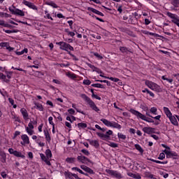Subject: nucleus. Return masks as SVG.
Here are the masks:
<instances>
[{
    "mask_svg": "<svg viewBox=\"0 0 179 179\" xmlns=\"http://www.w3.org/2000/svg\"><path fill=\"white\" fill-rule=\"evenodd\" d=\"M101 122L104 124L106 127H111L113 125V122L107 120V119H101Z\"/></svg>",
    "mask_w": 179,
    "mask_h": 179,
    "instance_id": "nucleus-27",
    "label": "nucleus"
},
{
    "mask_svg": "<svg viewBox=\"0 0 179 179\" xmlns=\"http://www.w3.org/2000/svg\"><path fill=\"white\" fill-rule=\"evenodd\" d=\"M80 169L84 170V171H86V173H89V174H94V171L87 166L81 165Z\"/></svg>",
    "mask_w": 179,
    "mask_h": 179,
    "instance_id": "nucleus-15",
    "label": "nucleus"
},
{
    "mask_svg": "<svg viewBox=\"0 0 179 179\" xmlns=\"http://www.w3.org/2000/svg\"><path fill=\"white\" fill-rule=\"evenodd\" d=\"M14 156H15L16 157H21V159H24L25 156L23 155V154H22V152H19V151H15L14 152Z\"/></svg>",
    "mask_w": 179,
    "mask_h": 179,
    "instance_id": "nucleus-31",
    "label": "nucleus"
},
{
    "mask_svg": "<svg viewBox=\"0 0 179 179\" xmlns=\"http://www.w3.org/2000/svg\"><path fill=\"white\" fill-rule=\"evenodd\" d=\"M20 113L24 121H27V120H29V113H27V110H26L24 108H22L20 109Z\"/></svg>",
    "mask_w": 179,
    "mask_h": 179,
    "instance_id": "nucleus-13",
    "label": "nucleus"
},
{
    "mask_svg": "<svg viewBox=\"0 0 179 179\" xmlns=\"http://www.w3.org/2000/svg\"><path fill=\"white\" fill-rule=\"evenodd\" d=\"M92 36L94 38H96V40H100L101 38V36L100 35H99V34H97V35L92 34Z\"/></svg>",
    "mask_w": 179,
    "mask_h": 179,
    "instance_id": "nucleus-59",
    "label": "nucleus"
},
{
    "mask_svg": "<svg viewBox=\"0 0 179 179\" xmlns=\"http://www.w3.org/2000/svg\"><path fill=\"white\" fill-rule=\"evenodd\" d=\"M78 127L80 129H85V128H87V124L86 123H78Z\"/></svg>",
    "mask_w": 179,
    "mask_h": 179,
    "instance_id": "nucleus-35",
    "label": "nucleus"
},
{
    "mask_svg": "<svg viewBox=\"0 0 179 179\" xmlns=\"http://www.w3.org/2000/svg\"><path fill=\"white\" fill-rule=\"evenodd\" d=\"M48 5H49L50 6H52V8H58V6L52 1L48 3Z\"/></svg>",
    "mask_w": 179,
    "mask_h": 179,
    "instance_id": "nucleus-55",
    "label": "nucleus"
},
{
    "mask_svg": "<svg viewBox=\"0 0 179 179\" xmlns=\"http://www.w3.org/2000/svg\"><path fill=\"white\" fill-rule=\"evenodd\" d=\"M22 3L25 5L26 6H28V8H30V9H33L34 10H38V8L34 3L27 1L26 0H23Z\"/></svg>",
    "mask_w": 179,
    "mask_h": 179,
    "instance_id": "nucleus-10",
    "label": "nucleus"
},
{
    "mask_svg": "<svg viewBox=\"0 0 179 179\" xmlns=\"http://www.w3.org/2000/svg\"><path fill=\"white\" fill-rule=\"evenodd\" d=\"M120 51H121L122 54H128V52H132V51H131V49L124 46L120 47Z\"/></svg>",
    "mask_w": 179,
    "mask_h": 179,
    "instance_id": "nucleus-22",
    "label": "nucleus"
},
{
    "mask_svg": "<svg viewBox=\"0 0 179 179\" xmlns=\"http://www.w3.org/2000/svg\"><path fill=\"white\" fill-rule=\"evenodd\" d=\"M145 85L148 86V87H149V89L154 90V92H160V86L152 81L146 80Z\"/></svg>",
    "mask_w": 179,
    "mask_h": 179,
    "instance_id": "nucleus-4",
    "label": "nucleus"
},
{
    "mask_svg": "<svg viewBox=\"0 0 179 179\" xmlns=\"http://www.w3.org/2000/svg\"><path fill=\"white\" fill-rule=\"evenodd\" d=\"M167 16H169V17H171V19H172L171 22L172 23H174L175 24H176V26L178 27H179V17L178 15H176V14H173L170 12H168L166 13Z\"/></svg>",
    "mask_w": 179,
    "mask_h": 179,
    "instance_id": "nucleus-6",
    "label": "nucleus"
},
{
    "mask_svg": "<svg viewBox=\"0 0 179 179\" xmlns=\"http://www.w3.org/2000/svg\"><path fill=\"white\" fill-rule=\"evenodd\" d=\"M29 50L27 48H24L23 50L20 52H17L16 54L17 55H23V54L25 52V54H27Z\"/></svg>",
    "mask_w": 179,
    "mask_h": 179,
    "instance_id": "nucleus-44",
    "label": "nucleus"
},
{
    "mask_svg": "<svg viewBox=\"0 0 179 179\" xmlns=\"http://www.w3.org/2000/svg\"><path fill=\"white\" fill-rule=\"evenodd\" d=\"M69 55L72 57L74 61H79V59H78V57H76V56H75L73 54L71 53V52H69Z\"/></svg>",
    "mask_w": 179,
    "mask_h": 179,
    "instance_id": "nucleus-57",
    "label": "nucleus"
},
{
    "mask_svg": "<svg viewBox=\"0 0 179 179\" xmlns=\"http://www.w3.org/2000/svg\"><path fill=\"white\" fill-rule=\"evenodd\" d=\"M72 107H73V108H75V110H76L77 113H80V114H83V115H85V112H83V110H79V109L76 108V104L73 103Z\"/></svg>",
    "mask_w": 179,
    "mask_h": 179,
    "instance_id": "nucleus-40",
    "label": "nucleus"
},
{
    "mask_svg": "<svg viewBox=\"0 0 179 179\" xmlns=\"http://www.w3.org/2000/svg\"><path fill=\"white\" fill-rule=\"evenodd\" d=\"M110 127L113 128H117V129H121V125L115 122H113Z\"/></svg>",
    "mask_w": 179,
    "mask_h": 179,
    "instance_id": "nucleus-37",
    "label": "nucleus"
},
{
    "mask_svg": "<svg viewBox=\"0 0 179 179\" xmlns=\"http://www.w3.org/2000/svg\"><path fill=\"white\" fill-rule=\"evenodd\" d=\"M148 160H150V162H153L154 163H157V164H167V163H169L168 161L161 162L159 160L153 159L152 158H148Z\"/></svg>",
    "mask_w": 179,
    "mask_h": 179,
    "instance_id": "nucleus-24",
    "label": "nucleus"
},
{
    "mask_svg": "<svg viewBox=\"0 0 179 179\" xmlns=\"http://www.w3.org/2000/svg\"><path fill=\"white\" fill-rule=\"evenodd\" d=\"M130 113H131V114H133L134 115H136L138 119L143 120V121H145V122H155V120H153V119L146 117V115L142 114L141 113L135 109H130Z\"/></svg>",
    "mask_w": 179,
    "mask_h": 179,
    "instance_id": "nucleus-1",
    "label": "nucleus"
},
{
    "mask_svg": "<svg viewBox=\"0 0 179 179\" xmlns=\"http://www.w3.org/2000/svg\"><path fill=\"white\" fill-rule=\"evenodd\" d=\"M108 145V146H110V148H118V144L113 142H109Z\"/></svg>",
    "mask_w": 179,
    "mask_h": 179,
    "instance_id": "nucleus-49",
    "label": "nucleus"
},
{
    "mask_svg": "<svg viewBox=\"0 0 179 179\" xmlns=\"http://www.w3.org/2000/svg\"><path fill=\"white\" fill-rule=\"evenodd\" d=\"M90 92L92 93V97H94L96 100H101V97L97 96L96 94H94V89H91Z\"/></svg>",
    "mask_w": 179,
    "mask_h": 179,
    "instance_id": "nucleus-34",
    "label": "nucleus"
},
{
    "mask_svg": "<svg viewBox=\"0 0 179 179\" xmlns=\"http://www.w3.org/2000/svg\"><path fill=\"white\" fill-rule=\"evenodd\" d=\"M134 17L136 20H138V19H139V17H141V16H139V14H138V13H134Z\"/></svg>",
    "mask_w": 179,
    "mask_h": 179,
    "instance_id": "nucleus-60",
    "label": "nucleus"
},
{
    "mask_svg": "<svg viewBox=\"0 0 179 179\" xmlns=\"http://www.w3.org/2000/svg\"><path fill=\"white\" fill-rule=\"evenodd\" d=\"M25 129H26L28 135L31 136V135H33V134H34V130H33V129H30L29 127H26Z\"/></svg>",
    "mask_w": 179,
    "mask_h": 179,
    "instance_id": "nucleus-42",
    "label": "nucleus"
},
{
    "mask_svg": "<svg viewBox=\"0 0 179 179\" xmlns=\"http://www.w3.org/2000/svg\"><path fill=\"white\" fill-rule=\"evenodd\" d=\"M67 111L69 114H70V115H73L75 114V110H73V108H70Z\"/></svg>",
    "mask_w": 179,
    "mask_h": 179,
    "instance_id": "nucleus-58",
    "label": "nucleus"
},
{
    "mask_svg": "<svg viewBox=\"0 0 179 179\" xmlns=\"http://www.w3.org/2000/svg\"><path fill=\"white\" fill-rule=\"evenodd\" d=\"M159 160H164L166 159V154L164 152H161L158 157Z\"/></svg>",
    "mask_w": 179,
    "mask_h": 179,
    "instance_id": "nucleus-47",
    "label": "nucleus"
},
{
    "mask_svg": "<svg viewBox=\"0 0 179 179\" xmlns=\"http://www.w3.org/2000/svg\"><path fill=\"white\" fill-rule=\"evenodd\" d=\"M117 136L119 139H122L123 141H125L127 139V136L122 134V133H118Z\"/></svg>",
    "mask_w": 179,
    "mask_h": 179,
    "instance_id": "nucleus-45",
    "label": "nucleus"
},
{
    "mask_svg": "<svg viewBox=\"0 0 179 179\" xmlns=\"http://www.w3.org/2000/svg\"><path fill=\"white\" fill-rule=\"evenodd\" d=\"M66 163H69V164L75 163V162H76V158H75V157H67L66 159Z\"/></svg>",
    "mask_w": 179,
    "mask_h": 179,
    "instance_id": "nucleus-32",
    "label": "nucleus"
},
{
    "mask_svg": "<svg viewBox=\"0 0 179 179\" xmlns=\"http://www.w3.org/2000/svg\"><path fill=\"white\" fill-rule=\"evenodd\" d=\"M169 118L173 125H175V127H178V121H177V118L176 117V116L172 115Z\"/></svg>",
    "mask_w": 179,
    "mask_h": 179,
    "instance_id": "nucleus-19",
    "label": "nucleus"
},
{
    "mask_svg": "<svg viewBox=\"0 0 179 179\" xmlns=\"http://www.w3.org/2000/svg\"><path fill=\"white\" fill-rule=\"evenodd\" d=\"M64 176L66 178H72V173H71L69 171H65Z\"/></svg>",
    "mask_w": 179,
    "mask_h": 179,
    "instance_id": "nucleus-48",
    "label": "nucleus"
},
{
    "mask_svg": "<svg viewBox=\"0 0 179 179\" xmlns=\"http://www.w3.org/2000/svg\"><path fill=\"white\" fill-rule=\"evenodd\" d=\"M150 112L152 114H154V115H157V108L156 107H152L150 109Z\"/></svg>",
    "mask_w": 179,
    "mask_h": 179,
    "instance_id": "nucleus-39",
    "label": "nucleus"
},
{
    "mask_svg": "<svg viewBox=\"0 0 179 179\" xmlns=\"http://www.w3.org/2000/svg\"><path fill=\"white\" fill-rule=\"evenodd\" d=\"M83 83V85L89 86L92 83V81H90V80H84Z\"/></svg>",
    "mask_w": 179,
    "mask_h": 179,
    "instance_id": "nucleus-56",
    "label": "nucleus"
},
{
    "mask_svg": "<svg viewBox=\"0 0 179 179\" xmlns=\"http://www.w3.org/2000/svg\"><path fill=\"white\" fill-rule=\"evenodd\" d=\"M87 10H90V12H92V13H95L96 15H99V16H104V14H103V13L97 10L96 8L88 7Z\"/></svg>",
    "mask_w": 179,
    "mask_h": 179,
    "instance_id": "nucleus-17",
    "label": "nucleus"
},
{
    "mask_svg": "<svg viewBox=\"0 0 179 179\" xmlns=\"http://www.w3.org/2000/svg\"><path fill=\"white\" fill-rule=\"evenodd\" d=\"M95 72H96L97 73H103V71L100 69H99V68H97V67H96L95 68V70H94Z\"/></svg>",
    "mask_w": 179,
    "mask_h": 179,
    "instance_id": "nucleus-63",
    "label": "nucleus"
},
{
    "mask_svg": "<svg viewBox=\"0 0 179 179\" xmlns=\"http://www.w3.org/2000/svg\"><path fill=\"white\" fill-rule=\"evenodd\" d=\"M143 131L145 132V134H148V135H150V134H155V131H156V129L152 127H144L143 128Z\"/></svg>",
    "mask_w": 179,
    "mask_h": 179,
    "instance_id": "nucleus-14",
    "label": "nucleus"
},
{
    "mask_svg": "<svg viewBox=\"0 0 179 179\" xmlns=\"http://www.w3.org/2000/svg\"><path fill=\"white\" fill-rule=\"evenodd\" d=\"M91 86L92 87H98L99 89H106V87H104V85L100 84V83H95V84H92L91 85Z\"/></svg>",
    "mask_w": 179,
    "mask_h": 179,
    "instance_id": "nucleus-33",
    "label": "nucleus"
},
{
    "mask_svg": "<svg viewBox=\"0 0 179 179\" xmlns=\"http://www.w3.org/2000/svg\"><path fill=\"white\" fill-rule=\"evenodd\" d=\"M57 45H59L60 50L63 51H66L67 52H71L70 51H73L74 49L69 43H67L64 41L57 42Z\"/></svg>",
    "mask_w": 179,
    "mask_h": 179,
    "instance_id": "nucleus-3",
    "label": "nucleus"
},
{
    "mask_svg": "<svg viewBox=\"0 0 179 179\" xmlns=\"http://www.w3.org/2000/svg\"><path fill=\"white\" fill-rule=\"evenodd\" d=\"M143 93H148V94H150L151 97H155V94L152 92L150 90H149L148 88H145L142 90Z\"/></svg>",
    "mask_w": 179,
    "mask_h": 179,
    "instance_id": "nucleus-30",
    "label": "nucleus"
},
{
    "mask_svg": "<svg viewBox=\"0 0 179 179\" xmlns=\"http://www.w3.org/2000/svg\"><path fill=\"white\" fill-rule=\"evenodd\" d=\"M106 173H107L110 176H113V177H115V178H118V179L122 178V175L117 171L106 169Z\"/></svg>",
    "mask_w": 179,
    "mask_h": 179,
    "instance_id": "nucleus-8",
    "label": "nucleus"
},
{
    "mask_svg": "<svg viewBox=\"0 0 179 179\" xmlns=\"http://www.w3.org/2000/svg\"><path fill=\"white\" fill-rule=\"evenodd\" d=\"M164 113L166 115L168 118L171 117L173 115V113H171V111H170V109L166 106L163 108Z\"/></svg>",
    "mask_w": 179,
    "mask_h": 179,
    "instance_id": "nucleus-20",
    "label": "nucleus"
},
{
    "mask_svg": "<svg viewBox=\"0 0 179 179\" xmlns=\"http://www.w3.org/2000/svg\"><path fill=\"white\" fill-rule=\"evenodd\" d=\"M0 26H3V27H13V26L5 23V21L0 20Z\"/></svg>",
    "mask_w": 179,
    "mask_h": 179,
    "instance_id": "nucleus-36",
    "label": "nucleus"
},
{
    "mask_svg": "<svg viewBox=\"0 0 179 179\" xmlns=\"http://www.w3.org/2000/svg\"><path fill=\"white\" fill-rule=\"evenodd\" d=\"M48 121H49V124H50V125H55V124H54V122H52V117H49L48 118Z\"/></svg>",
    "mask_w": 179,
    "mask_h": 179,
    "instance_id": "nucleus-61",
    "label": "nucleus"
},
{
    "mask_svg": "<svg viewBox=\"0 0 179 179\" xmlns=\"http://www.w3.org/2000/svg\"><path fill=\"white\" fill-rule=\"evenodd\" d=\"M43 133L47 142H51V135H50V132L48 131V130H43Z\"/></svg>",
    "mask_w": 179,
    "mask_h": 179,
    "instance_id": "nucleus-21",
    "label": "nucleus"
},
{
    "mask_svg": "<svg viewBox=\"0 0 179 179\" xmlns=\"http://www.w3.org/2000/svg\"><path fill=\"white\" fill-rule=\"evenodd\" d=\"M96 134L101 139H103V141H107L108 139H110V136L113 135V131L108 130L106 131V134L103 133H96Z\"/></svg>",
    "mask_w": 179,
    "mask_h": 179,
    "instance_id": "nucleus-7",
    "label": "nucleus"
},
{
    "mask_svg": "<svg viewBox=\"0 0 179 179\" xmlns=\"http://www.w3.org/2000/svg\"><path fill=\"white\" fill-rule=\"evenodd\" d=\"M134 147L136 150H138V152H140V153H143V149L139 145V144H135Z\"/></svg>",
    "mask_w": 179,
    "mask_h": 179,
    "instance_id": "nucleus-41",
    "label": "nucleus"
},
{
    "mask_svg": "<svg viewBox=\"0 0 179 179\" xmlns=\"http://www.w3.org/2000/svg\"><path fill=\"white\" fill-rule=\"evenodd\" d=\"M81 97L83 99V100H85V101L87 103V104H89L90 108L94 110V111H96V113H99V111H100V109H99L97 106H96L94 101H93L89 96H87V95L83 94Z\"/></svg>",
    "mask_w": 179,
    "mask_h": 179,
    "instance_id": "nucleus-2",
    "label": "nucleus"
},
{
    "mask_svg": "<svg viewBox=\"0 0 179 179\" xmlns=\"http://www.w3.org/2000/svg\"><path fill=\"white\" fill-rule=\"evenodd\" d=\"M67 76H68L69 78H71V79H76V74H75V73H67Z\"/></svg>",
    "mask_w": 179,
    "mask_h": 179,
    "instance_id": "nucleus-50",
    "label": "nucleus"
},
{
    "mask_svg": "<svg viewBox=\"0 0 179 179\" xmlns=\"http://www.w3.org/2000/svg\"><path fill=\"white\" fill-rule=\"evenodd\" d=\"M105 79H109V80H112V82H120L119 78H115L113 77H105Z\"/></svg>",
    "mask_w": 179,
    "mask_h": 179,
    "instance_id": "nucleus-46",
    "label": "nucleus"
},
{
    "mask_svg": "<svg viewBox=\"0 0 179 179\" xmlns=\"http://www.w3.org/2000/svg\"><path fill=\"white\" fill-rule=\"evenodd\" d=\"M164 153H165V155H166L167 159H170L171 157H177V156H178V154H177V152H171L170 150H164Z\"/></svg>",
    "mask_w": 179,
    "mask_h": 179,
    "instance_id": "nucleus-9",
    "label": "nucleus"
},
{
    "mask_svg": "<svg viewBox=\"0 0 179 179\" xmlns=\"http://www.w3.org/2000/svg\"><path fill=\"white\" fill-rule=\"evenodd\" d=\"M171 5L175 8H179V0H172Z\"/></svg>",
    "mask_w": 179,
    "mask_h": 179,
    "instance_id": "nucleus-38",
    "label": "nucleus"
},
{
    "mask_svg": "<svg viewBox=\"0 0 179 179\" xmlns=\"http://www.w3.org/2000/svg\"><path fill=\"white\" fill-rule=\"evenodd\" d=\"M45 15L44 16L45 19H50V20H54V19L52 18L51 15H50V13H48V11L45 10Z\"/></svg>",
    "mask_w": 179,
    "mask_h": 179,
    "instance_id": "nucleus-43",
    "label": "nucleus"
},
{
    "mask_svg": "<svg viewBox=\"0 0 179 179\" xmlns=\"http://www.w3.org/2000/svg\"><path fill=\"white\" fill-rule=\"evenodd\" d=\"M1 177H3V178H6V177H7L8 175L6 174V172L3 171V172L1 173Z\"/></svg>",
    "mask_w": 179,
    "mask_h": 179,
    "instance_id": "nucleus-64",
    "label": "nucleus"
},
{
    "mask_svg": "<svg viewBox=\"0 0 179 179\" xmlns=\"http://www.w3.org/2000/svg\"><path fill=\"white\" fill-rule=\"evenodd\" d=\"M129 24H136L138 23V20H136L134 17H130L128 20Z\"/></svg>",
    "mask_w": 179,
    "mask_h": 179,
    "instance_id": "nucleus-29",
    "label": "nucleus"
},
{
    "mask_svg": "<svg viewBox=\"0 0 179 179\" xmlns=\"http://www.w3.org/2000/svg\"><path fill=\"white\" fill-rule=\"evenodd\" d=\"M34 104L36 106L34 108H36L39 111H44V108L43 107V104L37 102H35Z\"/></svg>",
    "mask_w": 179,
    "mask_h": 179,
    "instance_id": "nucleus-25",
    "label": "nucleus"
},
{
    "mask_svg": "<svg viewBox=\"0 0 179 179\" xmlns=\"http://www.w3.org/2000/svg\"><path fill=\"white\" fill-rule=\"evenodd\" d=\"M90 145H91L92 146H94L96 148H97L100 146V143H99V141H97V140L90 141Z\"/></svg>",
    "mask_w": 179,
    "mask_h": 179,
    "instance_id": "nucleus-23",
    "label": "nucleus"
},
{
    "mask_svg": "<svg viewBox=\"0 0 179 179\" xmlns=\"http://www.w3.org/2000/svg\"><path fill=\"white\" fill-rule=\"evenodd\" d=\"M21 139L23 142H21V145H29L30 143V139L27 134H23L21 136Z\"/></svg>",
    "mask_w": 179,
    "mask_h": 179,
    "instance_id": "nucleus-12",
    "label": "nucleus"
},
{
    "mask_svg": "<svg viewBox=\"0 0 179 179\" xmlns=\"http://www.w3.org/2000/svg\"><path fill=\"white\" fill-rule=\"evenodd\" d=\"M81 152L83 155H85V156H89L90 155V152L87 150L83 149Z\"/></svg>",
    "mask_w": 179,
    "mask_h": 179,
    "instance_id": "nucleus-54",
    "label": "nucleus"
},
{
    "mask_svg": "<svg viewBox=\"0 0 179 179\" xmlns=\"http://www.w3.org/2000/svg\"><path fill=\"white\" fill-rule=\"evenodd\" d=\"M6 78H8V79H10L12 78V74L13 73V72L7 71L6 72Z\"/></svg>",
    "mask_w": 179,
    "mask_h": 179,
    "instance_id": "nucleus-52",
    "label": "nucleus"
},
{
    "mask_svg": "<svg viewBox=\"0 0 179 179\" xmlns=\"http://www.w3.org/2000/svg\"><path fill=\"white\" fill-rule=\"evenodd\" d=\"M45 154L48 160H50L52 157V152H51V150L50 149L46 150Z\"/></svg>",
    "mask_w": 179,
    "mask_h": 179,
    "instance_id": "nucleus-28",
    "label": "nucleus"
},
{
    "mask_svg": "<svg viewBox=\"0 0 179 179\" xmlns=\"http://www.w3.org/2000/svg\"><path fill=\"white\" fill-rule=\"evenodd\" d=\"M162 79L163 80H166L167 82H169V83H173V79H169V78H166V76H163L162 77Z\"/></svg>",
    "mask_w": 179,
    "mask_h": 179,
    "instance_id": "nucleus-53",
    "label": "nucleus"
},
{
    "mask_svg": "<svg viewBox=\"0 0 179 179\" xmlns=\"http://www.w3.org/2000/svg\"><path fill=\"white\" fill-rule=\"evenodd\" d=\"M77 160H78V162H80V163H83V164H85L87 162L88 163H92V161H90V159H89V158H87V157H85V156H82V155L78 156Z\"/></svg>",
    "mask_w": 179,
    "mask_h": 179,
    "instance_id": "nucleus-11",
    "label": "nucleus"
},
{
    "mask_svg": "<svg viewBox=\"0 0 179 179\" xmlns=\"http://www.w3.org/2000/svg\"><path fill=\"white\" fill-rule=\"evenodd\" d=\"M8 9L10 12H11L12 15H16L17 16H24V12L19 8H16L15 6L9 7Z\"/></svg>",
    "mask_w": 179,
    "mask_h": 179,
    "instance_id": "nucleus-5",
    "label": "nucleus"
},
{
    "mask_svg": "<svg viewBox=\"0 0 179 179\" xmlns=\"http://www.w3.org/2000/svg\"><path fill=\"white\" fill-rule=\"evenodd\" d=\"M46 104H48V106H50V107H54V103H52V101H47Z\"/></svg>",
    "mask_w": 179,
    "mask_h": 179,
    "instance_id": "nucleus-62",
    "label": "nucleus"
},
{
    "mask_svg": "<svg viewBox=\"0 0 179 179\" xmlns=\"http://www.w3.org/2000/svg\"><path fill=\"white\" fill-rule=\"evenodd\" d=\"M127 176H129V177H131L132 178H136V179H141V175H139V173L135 174V173H127Z\"/></svg>",
    "mask_w": 179,
    "mask_h": 179,
    "instance_id": "nucleus-26",
    "label": "nucleus"
},
{
    "mask_svg": "<svg viewBox=\"0 0 179 179\" xmlns=\"http://www.w3.org/2000/svg\"><path fill=\"white\" fill-rule=\"evenodd\" d=\"M40 156H41V160H43V162H45V163H46V164L48 166H51V162H50V160L48 159H47V156L45 157V155L43 153H41Z\"/></svg>",
    "mask_w": 179,
    "mask_h": 179,
    "instance_id": "nucleus-18",
    "label": "nucleus"
},
{
    "mask_svg": "<svg viewBox=\"0 0 179 179\" xmlns=\"http://www.w3.org/2000/svg\"><path fill=\"white\" fill-rule=\"evenodd\" d=\"M8 45H9V43L8 42L0 43V47H6V48H8Z\"/></svg>",
    "mask_w": 179,
    "mask_h": 179,
    "instance_id": "nucleus-51",
    "label": "nucleus"
},
{
    "mask_svg": "<svg viewBox=\"0 0 179 179\" xmlns=\"http://www.w3.org/2000/svg\"><path fill=\"white\" fill-rule=\"evenodd\" d=\"M141 33H143V34H146V35H149V36H155V37H160L161 38H163L162 36H160L158 34H155V33H152V32H149V31L142 30Z\"/></svg>",
    "mask_w": 179,
    "mask_h": 179,
    "instance_id": "nucleus-16",
    "label": "nucleus"
}]
</instances>
